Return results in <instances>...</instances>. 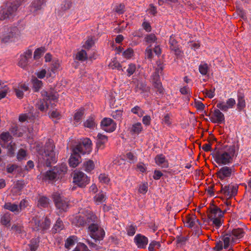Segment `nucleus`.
I'll list each match as a JSON object with an SVG mask.
<instances>
[{"instance_id": "obj_53", "label": "nucleus", "mask_w": 251, "mask_h": 251, "mask_svg": "<svg viewBox=\"0 0 251 251\" xmlns=\"http://www.w3.org/2000/svg\"><path fill=\"white\" fill-rule=\"evenodd\" d=\"M26 156V152L25 150L20 149L17 154V158L18 161L23 160Z\"/></svg>"}, {"instance_id": "obj_37", "label": "nucleus", "mask_w": 251, "mask_h": 251, "mask_svg": "<svg viewBox=\"0 0 251 251\" xmlns=\"http://www.w3.org/2000/svg\"><path fill=\"white\" fill-rule=\"evenodd\" d=\"M46 50L45 47H40L35 50L34 52V59L37 60L39 59L45 52Z\"/></svg>"}, {"instance_id": "obj_56", "label": "nucleus", "mask_w": 251, "mask_h": 251, "mask_svg": "<svg viewBox=\"0 0 251 251\" xmlns=\"http://www.w3.org/2000/svg\"><path fill=\"white\" fill-rule=\"evenodd\" d=\"M50 117L52 119L56 120L60 119L61 118V115L60 113L56 109L53 110L51 111Z\"/></svg>"}, {"instance_id": "obj_29", "label": "nucleus", "mask_w": 251, "mask_h": 251, "mask_svg": "<svg viewBox=\"0 0 251 251\" xmlns=\"http://www.w3.org/2000/svg\"><path fill=\"white\" fill-rule=\"evenodd\" d=\"M107 142V137L101 133L97 135V146L99 148H103L104 145Z\"/></svg>"}, {"instance_id": "obj_19", "label": "nucleus", "mask_w": 251, "mask_h": 251, "mask_svg": "<svg viewBox=\"0 0 251 251\" xmlns=\"http://www.w3.org/2000/svg\"><path fill=\"white\" fill-rule=\"evenodd\" d=\"M183 222L186 226L192 228L197 226V223L200 224L199 220H198L195 215H187L183 219Z\"/></svg>"}, {"instance_id": "obj_15", "label": "nucleus", "mask_w": 251, "mask_h": 251, "mask_svg": "<svg viewBox=\"0 0 251 251\" xmlns=\"http://www.w3.org/2000/svg\"><path fill=\"white\" fill-rule=\"evenodd\" d=\"M32 51L31 50H28L25 51L23 54H21L19 58L18 65L24 69H25L29 64L30 59L32 57Z\"/></svg>"}, {"instance_id": "obj_41", "label": "nucleus", "mask_w": 251, "mask_h": 251, "mask_svg": "<svg viewBox=\"0 0 251 251\" xmlns=\"http://www.w3.org/2000/svg\"><path fill=\"white\" fill-rule=\"evenodd\" d=\"M246 106V102L244 99V96L242 94H239L238 96L237 107L239 110H241Z\"/></svg>"}, {"instance_id": "obj_35", "label": "nucleus", "mask_w": 251, "mask_h": 251, "mask_svg": "<svg viewBox=\"0 0 251 251\" xmlns=\"http://www.w3.org/2000/svg\"><path fill=\"white\" fill-rule=\"evenodd\" d=\"M37 206L41 208L47 207V197L44 196L39 195L38 198Z\"/></svg>"}, {"instance_id": "obj_47", "label": "nucleus", "mask_w": 251, "mask_h": 251, "mask_svg": "<svg viewBox=\"0 0 251 251\" xmlns=\"http://www.w3.org/2000/svg\"><path fill=\"white\" fill-rule=\"evenodd\" d=\"M8 91V88L6 85L2 86L0 81V100L5 97Z\"/></svg>"}, {"instance_id": "obj_14", "label": "nucleus", "mask_w": 251, "mask_h": 251, "mask_svg": "<svg viewBox=\"0 0 251 251\" xmlns=\"http://www.w3.org/2000/svg\"><path fill=\"white\" fill-rule=\"evenodd\" d=\"M101 128L107 132L114 131L116 128V124L109 118H103L100 122Z\"/></svg>"}, {"instance_id": "obj_3", "label": "nucleus", "mask_w": 251, "mask_h": 251, "mask_svg": "<svg viewBox=\"0 0 251 251\" xmlns=\"http://www.w3.org/2000/svg\"><path fill=\"white\" fill-rule=\"evenodd\" d=\"M27 0H15L13 2H7L1 6L0 21L13 18L18 8Z\"/></svg>"}, {"instance_id": "obj_16", "label": "nucleus", "mask_w": 251, "mask_h": 251, "mask_svg": "<svg viewBox=\"0 0 251 251\" xmlns=\"http://www.w3.org/2000/svg\"><path fill=\"white\" fill-rule=\"evenodd\" d=\"M235 104V100L233 98H230L226 102L219 101L217 104V107L221 110L225 112L227 111L229 109L232 108Z\"/></svg>"}, {"instance_id": "obj_10", "label": "nucleus", "mask_w": 251, "mask_h": 251, "mask_svg": "<svg viewBox=\"0 0 251 251\" xmlns=\"http://www.w3.org/2000/svg\"><path fill=\"white\" fill-rule=\"evenodd\" d=\"M89 182V179L83 173L75 171L73 176V182L80 187L85 186Z\"/></svg>"}, {"instance_id": "obj_39", "label": "nucleus", "mask_w": 251, "mask_h": 251, "mask_svg": "<svg viewBox=\"0 0 251 251\" xmlns=\"http://www.w3.org/2000/svg\"><path fill=\"white\" fill-rule=\"evenodd\" d=\"M84 126L86 127L93 129L95 127L96 124L93 117H90L84 123Z\"/></svg>"}, {"instance_id": "obj_48", "label": "nucleus", "mask_w": 251, "mask_h": 251, "mask_svg": "<svg viewBox=\"0 0 251 251\" xmlns=\"http://www.w3.org/2000/svg\"><path fill=\"white\" fill-rule=\"evenodd\" d=\"M208 69V65L206 63H201L199 67L200 73L203 75L207 74Z\"/></svg>"}, {"instance_id": "obj_61", "label": "nucleus", "mask_w": 251, "mask_h": 251, "mask_svg": "<svg viewBox=\"0 0 251 251\" xmlns=\"http://www.w3.org/2000/svg\"><path fill=\"white\" fill-rule=\"evenodd\" d=\"M169 43L170 45V49H172L173 47H177L178 46L177 44V42L176 40L175 39V37L173 35H172L170 37Z\"/></svg>"}, {"instance_id": "obj_31", "label": "nucleus", "mask_w": 251, "mask_h": 251, "mask_svg": "<svg viewBox=\"0 0 251 251\" xmlns=\"http://www.w3.org/2000/svg\"><path fill=\"white\" fill-rule=\"evenodd\" d=\"M143 130V126L140 122L136 123L133 124L130 128V132L132 134H139Z\"/></svg>"}, {"instance_id": "obj_20", "label": "nucleus", "mask_w": 251, "mask_h": 251, "mask_svg": "<svg viewBox=\"0 0 251 251\" xmlns=\"http://www.w3.org/2000/svg\"><path fill=\"white\" fill-rule=\"evenodd\" d=\"M60 68V64L58 60L52 61L50 64L49 70H48V77L53 78L56 75V73Z\"/></svg>"}, {"instance_id": "obj_38", "label": "nucleus", "mask_w": 251, "mask_h": 251, "mask_svg": "<svg viewBox=\"0 0 251 251\" xmlns=\"http://www.w3.org/2000/svg\"><path fill=\"white\" fill-rule=\"evenodd\" d=\"M7 154L10 157H13L15 155V151L16 149V144L10 142L7 145Z\"/></svg>"}, {"instance_id": "obj_18", "label": "nucleus", "mask_w": 251, "mask_h": 251, "mask_svg": "<svg viewBox=\"0 0 251 251\" xmlns=\"http://www.w3.org/2000/svg\"><path fill=\"white\" fill-rule=\"evenodd\" d=\"M134 241L138 248L145 249L148 245V239L141 234H138L134 237Z\"/></svg>"}, {"instance_id": "obj_2", "label": "nucleus", "mask_w": 251, "mask_h": 251, "mask_svg": "<svg viewBox=\"0 0 251 251\" xmlns=\"http://www.w3.org/2000/svg\"><path fill=\"white\" fill-rule=\"evenodd\" d=\"M237 151L238 148L235 145L224 146L216 153L215 161L220 165H228L233 162Z\"/></svg>"}, {"instance_id": "obj_58", "label": "nucleus", "mask_w": 251, "mask_h": 251, "mask_svg": "<svg viewBox=\"0 0 251 251\" xmlns=\"http://www.w3.org/2000/svg\"><path fill=\"white\" fill-rule=\"evenodd\" d=\"M145 56L150 60L153 58V53L151 46L148 47L145 50Z\"/></svg>"}, {"instance_id": "obj_36", "label": "nucleus", "mask_w": 251, "mask_h": 251, "mask_svg": "<svg viewBox=\"0 0 251 251\" xmlns=\"http://www.w3.org/2000/svg\"><path fill=\"white\" fill-rule=\"evenodd\" d=\"M36 108L42 112L45 110L47 108V100L45 99H40L38 100L36 104Z\"/></svg>"}, {"instance_id": "obj_30", "label": "nucleus", "mask_w": 251, "mask_h": 251, "mask_svg": "<svg viewBox=\"0 0 251 251\" xmlns=\"http://www.w3.org/2000/svg\"><path fill=\"white\" fill-rule=\"evenodd\" d=\"M106 199V196L105 193L102 191L96 194L94 198L95 202L98 205L104 202Z\"/></svg>"}, {"instance_id": "obj_57", "label": "nucleus", "mask_w": 251, "mask_h": 251, "mask_svg": "<svg viewBox=\"0 0 251 251\" xmlns=\"http://www.w3.org/2000/svg\"><path fill=\"white\" fill-rule=\"evenodd\" d=\"M27 201L25 200H22L20 201L19 205H18L19 212H21L22 210H24L27 206Z\"/></svg>"}, {"instance_id": "obj_5", "label": "nucleus", "mask_w": 251, "mask_h": 251, "mask_svg": "<svg viewBox=\"0 0 251 251\" xmlns=\"http://www.w3.org/2000/svg\"><path fill=\"white\" fill-rule=\"evenodd\" d=\"M236 243V241L227 232L221 238V240L215 243V246L213 248L214 251H221L223 249H227L232 247V245Z\"/></svg>"}, {"instance_id": "obj_42", "label": "nucleus", "mask_w": 251, "mask_h": 251, "mask_svg": "<svg viewBox=\"0 0 251 251\" xmlns=\"http://www.w3.org/2000/svg\"><path fill=\"white\" fill-rule=\"evenodd\" d=\"M11 136L10 135L9 132H3L0 135V143L2 146L3 145L2 144V142L5 144L7 143L11 139Z\"/></svg>"}, {"instance_id": "obj_34", "label": "nucleus", "mask_w": 251, "mask_h": 251, "mask_svg": "<svg viewBox=\"0 0 251 251\" xmlns=\"http://www.w3.org/2000/svg\"><path fill=\"white\" fill-rule=\"evenodd\" d=\"M11 221L10 214L8 212L5 213L0 219L1 224L6 226H10V222Z\"/></svg>"}, {"instance_id": "obj_44", "label": "nucleus", "mask_w": 251, "mask_h": 251, "mask_svg": "<svg viewBox=\"0 0 251 251\" xmlns=\"http://www.w3.org/2000/svg\"><path fill=\"white\" fill-rule=\"evenodd\" d=\"M63 224L60 219L57 220L55 224L53 226L52 228V231L54 233H56L57 232H59L63 228Z\"/></svg>"}, {"instance_id": "obj_54", "label": "nucleus", "mask_w": 251, "mask_h": 251, "mask_svg": "<svg viewBox=\"0 0 251 251\" xmlns=\"http://www.w3.org/2000/svg\"><path fill=\"white\" fill-rule=\"evenodd\" d=\"M123 112L120 110L113 111L111 114L112 117L117 120H120L122 116Z\"/></svg>"}, {"instance_id": "obj_55", "label": "nucleus", "mask_w": 251, "mask_h": 251, "mask_svg": "<svg viewBox=\"0 0 251 251\" xmlns=\"http://www.w3.org/2000/svg\"><path fill=\"white\" fill-rule=\"evenodd\" d=\"M84 112L83 110L79 109L78 111H77L75 115H74V120L77 122H78L82 118Z\"/></svg>"}, {"instance_id": "obj_12", "label": "nucleus", "mask_w": 251, "mask_h": 251, "mask_svg": "<svg viewBox=\"0 0 251 251\" xmlns=\"http://www.w3.org/2000/svg\"><path fill=\"white\" fill-rule=\"evenodd\" d=\"M238 186L236 184H229L225 186H222L221 192L227 199H229L234 196L237 193Z\"/></svg>"}, {"instance_id": "obj_23", "label": "nucleus", "mask_w": 251, "mask_h": 251, "mask_svg": "<svg viewBox=\"0 0 251 251\" xmlns=\"http://www.w3.org/2000/svg\"><path fill=\"white\" fill-rule=\"evenodd\" d=\"M44 4H45V0H35L31 4L30 11L35 13L41 9Z\"/></svg>"}, {"instance_id": "obj_6", "label": "nucleus", "mask_w": 251, "mask_h": 251, "mask_svg": "<svg viewBox=\"0 0 251 251\" xmlns=\"http://www.w3.org/2000/svg\"><path fill=\"white\" fill-rule=\"evenodd\" d=\"M68 168L66 164H61L54 167L48 171V180H57L61 178L67 172Z\"/></svg>"}, {"instance_id": "obj_17", "label": "nucleus", "mask_w": 251, "mask_h": 251, "mask_svg": "<svg viewBox=\"0 0 251 251\" xmlns=\"http://www.w3.org/2000/svg\"><path fill=\"white\" fill-rule=\"evenodd\" d=\"M220 110L219 108L214 110L213 114L210 117V120L212 123L220 124L225 122L224 115Z\"/></svg>"}, {"instance_id": "obj_59", "label": "nucleus", "mask_w": 251, "mask_h": 251, "mask_svg": "<svg viewBox=\"0 0 251 251\" xmlns=\"http://www.w3.org/2000/svg\"><path fill=\"white\" fill-rule=\"evenodd\" d=\"M99 180L100 182L103 183H107L109 181V178L108 177L107 175L104 174H101L99 176Z\"/></svg>"}, {"instance_id": "obj_4", "label": "nucleus", "mask_w": 251, "mask_h": 251, "mask_svg": "<svg viewBox=\"0 0 251 251\" xmlns=\"http://www.w3.org/2000/svg\"><path fill=\"white\" fill-rule=\"evenodd\" d=\"M20 34V31L16 26H5L0 34V39L2 43L14 41Z\"/></svg>"}, {"instance_id": "obj_49", "label": "nucleus", "mask_w": 251, "mask_h": 251, "mask_svg": "<svg viewBox=\"0 0 251 251\" xmlns=\"http://www.w3.org/2000/svg\"><path fill=\"white\" fill-rule=\"evenodd\" d=\"M72 5V2L70 0H64L61 4V9L64 11L69 9Z\"/></svg>"}, {"instance_id": "obj_13", "label": "nucleus", "mask_w": 251, "mask_h": 251, "mask_svg": "<svg viewBox=\"0 0 251 251\" xmlns=\"http://www.w3.org/2000/svg\"><path fill=\"white\" fill-rule=\"evenodd\" d=\"M235 169L233 166H224L222 167L217 172V175L221 180H224L229 178L234 174Z\"/></svg>"}, {"instance_id": "obj_52", "label": "nucleus", "mask_w": 251, "mask_h": 251, "mask_svg": "<svg viewBox=\"0 0 251 251\" xmlns=\"http://www.w3.org/2000/svg\"><path fill=\"white\" fill-rule=\"evenodd\" d=\"M137 227L133 225H130L126 227L127 234L129 236H133L136 232Z\"/></svg>"}, {"instance_id": "obj_11", "label": "nucleus", "mask_w": 251, "mask_h": 251, "mask_svg": "<svg viewBox=\"0 0 251 251\" xmlns=\"http://www.w3.org/2000/svg\"><path fill=\"white\" fill-rule=\"evenodd\" d=\"M31 224L34 226L33 228L34 230L38 231L41 230V232L44 233L46 232L47 228V216L45 217L44 222H41L39 217H34L31 221Z\"/></svg>"}, {"instance_id": "obj_27", "label": "nucleus", "mask_w": 251, "mask_h": 251, "mask_svg": "<svg viewBox=\"0 0 251 251\" xmlns=\"http://www.w3.org/2000/svg\"><path fill=\"white\" fill-rule=\"evenodd\" d=\"M156 65L157 67L155 69V72L152 74L151 77H155L156 75L158 77H160V75H162L164 67L163 62L160 60H158L156 61Z\"/></svg>"}, {"instance_id": "obj_28", "label": "nucleus", "mask_w": 251, "mask_h": 251, "mask_svg": "<svg viewBox=\"0 0 251 251\" xmlns=\"http://www.w3.org/2000/svg\"><path fill=\"white\" fill-rule=\"evenodd\" d=\"M31 82L34 91L35 92H38L43 86L42 81L38 79L36 76H32Z\"/></svg>"}, {"instance_id": "obj_43", "label": "nucleus", "mask_w": 251, "mask_h": 251, "mask_svg": "<svg viewBox=\"0 0 251 251\" xmlns=\"http://www.w3.org/2000/svg\"><path fill=\"white\" fill-rule=\"evenodd\" d=\"M131 112L133 114L137 115L139 117H143L145 113L144 110H143L140 106L137 105L131 108Z\"/></svg>"}, {"instance_id": "obj_22", "label": "nucleus", "mask_w": 251, "mask_h": 251, "mask_svg": "<svg viewBox=\"0 0 251 251\" xmlns=\"http://www.w3.org/2000/svg\"><path fill=\"white\" fill-rule=\"evenodd\" d=\"M228 233L236 241V242L237 240L242 238L244 235L243 229L240 228L234 229L231 231L228 232Z\"/></svg>"}, {"instance_id": "obj_8", "label": "nucleus", "mask_w": 251, "mask_h": 251, "mask_svg": "<svg viewBox=\"0 0 251 251\" xmlns=\"http://www.w3.org/2000/svg\"><path fill=\"white\" fill-rule=\"evenodd\" d=\"M88 232L91 237L96 241L102 240L105 235L104 230L95 224H92L89 226Z\"/></svg>"}, {"instance_id": "obj_46", "label": "nucleus", "mask_w": 251, "mask_h": 251, "mask_svg": "<svg viewBox=\"0 0 251 251\" xmlns=\"http://www.w3.org/2000/svg\"><path fill=\"white\" fill-rule=\"evenodd\" d=\"M160 246L161 245L159 242L152 241L149 244L148 250L149 251H155V250L159 249Z\"/></svg>"}, {"instance_id": "obj_26", "label": "nucleus", "mask_w": 251, "mask_h": 251, "mask_svg": "<svg viewBox=\"0 0 251 251\" xmlns=\"http://www.w3.org/2000/svg\"><path fill=\"white\" fill-rule=\"evenodd\" d=\"M54 196H55L53 195V198L54 199V201L56 207L58 209L63 211L66 210L68 206L67 202L63 201L60 197L57 196L56 198H55Z\"/></svg>"}, {"instance_id": "obj_21", "label": "nucleus", "mask_w": 251, "mask_h": 251, "mask_svg": "<svg viewBox=\"0 0 251 251\" xmlns=\"http://www.w3.org/2000/svg\"><path fill=\"white\" fill-rule=\"evenodd\" d=\"M156 164L162 168H166L168 167V162L162 154L157 155L155 157Z\"/></svg>"}, {"instance_id": "obj_63", "label": "nucleus", "mask_w": 251, "mask_h": 251, "mask_svg": "<svg viewBox=\"0 0 251 251\" xmlns=\"http://www.w3.org/2000/svg\"><path fill=\"white\" fill-rule=\"evenodd\" d=\"M126 156L129 161L131 163H134L137 160V157L131 152H128L126 154Z\"/></svg>"}, {"instance_id": "obj_45", "label": "nucleus", "mask_w": 251, "mask_h": 251, "mask_svg": "<svg viewBox=\"0 0 251 251\" xmlns=\"http://www.w3.org/2000/svg\"><path fill=\"white\" fill-rule=\"evenodd\" d=\"M87 58V53L84 50L78 52L75 56V59L79 61H84Z\"/></svg>"}, {"instance_id": "obj_51", "label": "nucleus", "mask_w": 251, "mask_h": 251, "mask_svg": "<svg viewBox=\"0 0 251 251\" xmlns=\"http://www.w3.org/2000/svg\"><path fill=\"white\" fill-rule=\"evenodd\" d=\"M136 70V65L134 64H129L126 69L127 75L130 76L132 75Z\"/></svg>"}, {"instance_id": "obj_7", "label": "nucleus", "mask_w": 251, "mask_h": 251, "mask_svg": "<svg viewBox=\"0 0 251 251\" xmlns=\"http://www.w3.org/2000/svg\"><path fill=\"white\" fill-rule=\"evenodd\" d=\"M224 213L218 207L211 209L210 213L208 214V218L212 224L216 227H219L223 221Z\"/></svg>"}, {"instance_id": "obj_60", "label": "nucleus", "mask_w": 251, "mask_h": 251, "mask_svg": "<svg viewBox=\"0 0 251 251\" xmlns=\"http://www.w3.org/2000/svg\"><path fill=\"white\" fill-rule=\"evenodd\" d=\"M187 240H188L187 237L181 236H179L176 237L177 244H180L181 245L185 244Z\"/></svg>"}, {"instance_id": "obj_25", "label": "nucleus", "mask_w": 251, "mask_h": 251, "mask_svg": "<svg viewBox=\"0 0 251 251\" xmlns=\"http://www.w3.org/2000/svg\"><path fill=\"white\" fill-rule=\"evenodd\" d=\"M151 81L153 87L157 92L160 94H162L163 93V88L160 80V77H158L156 75L155 77H151Z\"/></svg>"}, {"instance_id": "obj_24", "label": "nucleus", "mask_w": 251, "mask_h": 251, "mask_svg": "<svg viewBox=\"0 0 251 251\" xmlns=\"http://www.w3.org/2000/svg\"><path fill=\"white\" fill-rule=\"evenodd\" d=\"M36 116L35 114L32 112H30L27 114H21L19 117V120L21 122L27 121V122H32L36 118Z\"/></svg>"}, {"instance_id": "obj_9", "label": "nucleus", "mask_w": 251, "mask_h": 251, "mask_svg": "<svg viewBox=\"0 0 251 251\" xmlns=\"http://www.w3.org/2000/svg\"><path fill=\"white\" fill-rule=\"evenodd\" d=\"M58 151L52 139L48 140V164L55 163L58 159Z\"/></svg>"}, {"instance_id": "obj_32", "label": "nucleus", "mask_w": 251, "mask_h": 251, "mask_svg": "<svg viewBox=\"0 0 251 251\" xmlns=\"http://www.w3.org/2000/svg\"><path fill=\"white\" fill-rule=\"evenodd\" d=\"M4 208L6 209L11 211V212H14L15 214H18L20 213L18 209V205L15 203L6 202L4 205Z\"/></svg>"}, {"instance_id": "obj_50", "label": "nucleus", "mask_w": 251, "mask_h": 251, "mask_svg": "<svg viewBox=\"0 0 251 251\" xmlns=\"http://www.w3.org/2000/svg\"><path fill=\"white\" fill-rule=\"evenodd\" d=\"M156 40L157 38L154 34H148L145 38V41L150 44L155 43Z\"/></svg>"}, {"instance_id": "obj_62", "label": "nucleus", "mask_w": 251, "mask_h": 251, "mask_svg": "<svg viewBox=\"0 0 251 251\" xmlns=\"http://www.w3.org/2000/svg\"><path fill=\"white\" fill-rule=\"evenodd\" d=\"M133 50L130 48L127 49L123 52V55L126 58H130L133 56Z\"/></svg>"}, {"instance_id": "obj_40", "label": "nucleus", "mask_w": 251, "mask_h": 251, "mask_svg": "<svg viewBox=\"0 0 251 251\" xmlns=\"http://www.w3.org/2000/svg\"><path fill=\"white\" fill-rule=\"evenodd\" d=\"M95 165L93 161L89 160L83 164V169L87 172H90L94 169Z\"/></svg>"}, {"instance_id": "obj_1", "label": "nucleus", "mask_w": 251, "mask_h": 251, "mask_svg": "<svg viewBox=\"0 0 251 251\" xmlns=\"http://www.w3.org/2000/svg\"><path fill=\"white\" fill-rule=\"evenodd\" d=\"M92 151V142L85 138L74 146L69 160L70 167L75 168L81 162V155L89 154Z\"/></svg>"}, {"instance_id": "obj_64", "label": "nucleus", "mask_w": 251, "mask_h": 251, "mask_svg": "<svg viewBox=\"0 0 251 251\" xmlns=\"http://www.w3.org/2000/svg\"><path fill=\"white\" fill-rule=\"evenodd\" d=\"M171 119L169 114H166L164 115L162 119V123L167 126H169L171 124Z\"/></svg>"}, {"instance_id": "obj_33", "label": "nucleus", "mask_w": 251, "mask_h": 251, "mask_svg": "<svg viewBox=\"0 0 251 251\" xmlns=\"http://www.w3.org/2000/svg\"><path fill=\"white\" fill-rule=\"evenodd\" d=\"M76 242L77 237L75 235L71 236L66 239L65 247L68 250H69L71 247L75 245Z\"/></svg>"}]
</instances>
